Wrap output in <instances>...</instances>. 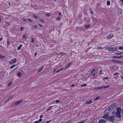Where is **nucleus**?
<instances>
[{
	"mask_svg": "<svg viewBox=\"0 0 123 123\" xmlns=\"http://www.w3.org/2000/svg\"><path fill=\"white\" fill-rule=\"evenodd\" d=\"M37 52H36L35 54V56H36L37 55Z\"/></svg>",
	"mask_w": 123,
	"mask_h": 123,
	"instance_id": "nucleus-64",
	"label": "nucleus"
},
{
	"mask_svg": "<svg viewBox=\"0 0 123 123\" xmlns=\"http://www.w3.org/2000/svg\"><path fill=\"white\" fill-rule=\"evenodd\" d=\"M6 25H10V23H9V22H6Z\"/></svg>",
	"mask_w": 123,
	"mask_h": 123,
	"instance_id": "nucleus-43",
	"label": "nucleus"
},
{
	"mask_svg": "<svg viewBox=\"0 0 123 123\" xmlns=\"http://www.w3.org/2000/svg\"><path fill=\"white\" fill-rule=\"evenodd\" d=\"M3 58V56L0 55V58Z\"/></svg>",
	"mask_w": 123,
	"mask_h": 123,
	"instance_id": "nucleus-58",
	"label": "nucleus"
},
{
	"mask_svg": "<svg viewBox=\"0 0 123 123\" xmlns=\"http://www.w3.org/2000/svg\"><path fill=\"white\" fill-rule=\"evenodd\" d=\"M120 114V113H117L115 112V115H116L118 118H120L121 117V115Z\"/></svg>",
	"mask_w": 123,
	"mask_h": 123,
	"instance_id": "nucleus-8",
	"label": "nucleus"
},
{
	"mask_svg": "<svg viewBox=\"0 0 123 123\" xmlns=\"http://www.w3.org/2000/svg\"><path fill=\"white\" fill-rule=\"evenodd\" d=\"M56 70V69H55L54 70H53V71L52 72V73H54V72H55Z\"/></svg>",
	"mask_w": 123,
	"mask_h": 123,
	"instance_id": "nucleus-55",
	"label": "nucleus"
},
{
	"mask_svg": "<svg viewBox=\"0 0 123 123\" xmlns=\"http://www.w3.org/2000/svg\"><path fill=\"white\" fill-rule=\"evenodd\" d=\"M117 47H113V51H117L118 50V49L117 48Z\"/></svg>",
	"mask_w": 123,
	"mask_h": 123,
	"instance_id": "nucleus-15",
	"label": "nucleus"
},
{
	"mask_svg": "<svg viewBox=\"0 0 123 123\" xmlns=\"http://www.w3.org/2000/svg\"><path fill=\"white\" fill-rule=\"evenodd\" d=\"M102 87H103V86H101L100 87H97L96 88V89H102Z\"/></svg>",
	"mask_w": 123,
	"mask_h": 123,
	"instance_id": "nucleus-30",
	"label": "nucleus"
},
{
	"mask_svg": "<svg viewBox=\"0 0 123 123\" xmlns=\"http://www.w3.org/2000/svg\"><path fill=\"white\" fill-rule=\"evenodd\" d=\"M112 58L115 59H119V57L118 56H114L112 57Z\"/></svg>",
	"mask_w": 123,
	"mask_h": 123,
	"instance_id": "nucleus-23",
	"label": "nucleus"
},
{
	"mask_svg": "<svg viewBox=\"0 0 123 123\" xmlns=\"http://www.w3.org/2000/svg\"><path fill=\"white\" fill-rule=\"evenodd\" d=\"M42 121V119L41 118H40V119L39 120H38V122H41Z\"/></svg>",
	"mask_w": 123,
	"mask_h": 123,
	"instance_id": "nucleus-48",
	"label": "nucleus"
},
{
	"mask_svg": "<svg viewBox=\"0 0 123 123\" xmlns=\"http://www.w3.org/2000/svg\"><path fill=\"white\" fill-rule=\"evenodd\" d=\"M31 42L32 43H34V39L33 38V37H32L31 38Z\"/></svg>",
	"mask_w": 123,
	"mask_h": 123,
	"instance_id": "nucleus-27",
	"label": "nucleus"
},
{
	"mask_svg": "<svg viewBox=\"0 0 123 123\" xmlns=\"http://www.w3.org/2000/svg\"><path fill=\"white\" fill-rule=\"evenodd\" d=\"M107 5L108 6H109L110 4V1H107L106 3Z\"/></svg>",
	"mask_w": 123,
	"mask_h": 123,
	"instance_id": "nucleus-26",
	"label": "nucleus"
},
{
	"mask_svg": "<svg viewBox=\"0 0 123 123\" xmlns=\"http://www.w3.org/2000/svg\"><path fill=\"white\" fill-rule=\"evenodd\" d=\"M51 120L49 121H47L46 122L44 123H49L50 122H51Z\"/></svg>",
	"mask_w": 123,
	"mask_h": 123,
	"instance_id": "nucleus-37",
	"label": "nucleus"
},
{
	"mask_svg": "<svg viewBox=\"0 0 123 123\" xmlns=\"http://www.w3.org/2000/svg\"><path fill=\"white\" fill-rule=\"evenodd\" d=\"M22 101V100L21 99L20 100H18L15 103V105H18Z\"/></svg>",
	"mask_w": 123,
	"mask_h": 123,
	"instance_id": "nucleus-12",
	"label": "nucleus"
},
{
	"mask_svg": "<svg viewBox=\"0 0 123 123\" xmlns=\"http://www.w3.org/2000/svg\"><path fill=\"white\" fill-rule=\"evenodd\" d=\"M46 16H47L49 17V16H50V14H49V13L47 14H46Z\"/></svg>",
	"mask_w": 123,
	"mask_h": 123,
	"instance_id": "nucleus-57",
	"label": "nucleus"
},
{
	"mask_svg": "<svg viewBox=\"0 0 123 123\" xmlns=\"http://www.w3.org/2000/svg\"><path fill=\"white\" fill-rule=\"evenodd\" d=\"M102 71H101V70H100L99 71V74H101L102 73Z\"/></svg>",
	"mask_w": 123,
	"mask_h": 123,
	"instance_id": "nucleus-56",
	"label": "nucleus"
},
{
	"mask_svg": "<svg viewBox=\"0 0 123 123\" xmlns=\"http://www.w3.org/2000/svg\"><path fill=\"white\" fill-rule=\"evenodd\" d=\"M12 84L11 82H9L8 84V86H10Z\"/></svg>",
	"mask_w": 123,
	"mask_h": 123,
	"instance_id": "nucleus-33",
	"label": "nucleus"
},
{
	"mask_svg": "<svg viewBox=\"0 0 123 123\" xmlns=\"http://www.w3.org/2000/svg\"><path fill=\"white\" fill-rule=\"evenodd\" d=\"M60 69H59V70H58L56 72V73H58L59 72H60Z\"/></svg>",
	"mask_w": 123,
	"mask_h": 123,
	"instance_id": "nucleus-60",
	"label": "nucleus"
},
{
	"mask_svg": "<svg viewBox=\"0 0 123 123\" xmlns=\"http://www.w3.org/2000/svg\"><path fill=\"white\" fill-rule=\"evenodd\" d=\"M100 98V97H99V96H98L96 97L95 98H94V100H97V99H99Z\"/></svg>",
	"mask_w": 123,
	"mask_h": 123,
	"instance_id": "nucleus-29",
	"label": "nucleus"
},
{
	"mask_svg": "<svg viewBox=\"0 0 123 123\" xmlns=\"http://www.w3.org/2000/svg\"><path fill=\"white\" fill-rule=\"evenodd\" d=\"M121 109L120 107H118L117 109L116 113H120L121 112Z\"/></svg>",
	"mask_w": 123,
	"mask_h": 123,
	"instance_id": "nucleus-5",
	"label": "nucleus"
},
{
	"mask_svg": "<svg viewBox=\"0 0 123 123\" xmlns=\"http://www.w3.org/2000/svg\"><path fill=\"white\" fill-rule=\"evenodd\" d=\"M119 74L118 73H116L114 74V75H118Z\"/></svg>",
	"mask_w": 123,
	"mask_h": 123,
	"instance_id": "nucleus-53",
	"label": "nucleus"
},
{
	"mask_svg": "<svg viewBox=\"0 0 123 123\" xmlns=\"http://www.w3.org/2000/svg\"><path fill=\"white\" fill-rule=\"evenodd\" d=\"M22 44H20L19 46H18L17 48L18 50H19L21 49V48L22 46Z\"/></svg>",
	"mask_w": 123,
	"mask_h": 123,
	"instance_id": "nucleus-18",
	"label": "nucleus"
},
{
	"mask_svg": "<svg viewBox=\"0 0 123 123\" xmlns=\"http://www.w3.org/2000/svg\"><path fill=\"white\" fill-rule=\"evenodd\" d=\"M72 64V63L71 62H70L69 64L67 65V67H69Z\"/></svg>",
	"mask_w": 123,
	"mask_h": 123,
	"instance_id": "nucleus-21",
	"label": "nucleus"
},
{
	"mask_svg": "<svg viewBox=\"0 0 123 123\" xmlns=\"http://www.w3.org/2000/svg\"><path fill=\"white\" fill-rule=\"evenodd\" d=\"M113 109V108L110 105L109 107H108L106 109V110L105 111H106L107 110H108L109 111H110Z\"/></svg>",
	"mask_w": 123,
	"mask_h": 123,
	"instance_id": "nucleus-7",
	"label": "nucleus"
},
{
	"mask_svg": "<svg viewBox=\"0 0 123 123\" xmlns=\"http://www.w3.org/2000/svg\"><path fill=\"white\" fill-rule=\"evenodd\" d=\"M117 104L116 103L114 102L111 104L110 106H111L113 108L116 106Z\"/></svg>",
	"mask_w": 123,
	"mask_h": 123,
	"instance_id": "nucleus-11",
	"label": "nucleus"
},
{
	"mask_svg": "<svg viewBox=\"0 0 123 123\" xmlns=\"http://www.w3.org/2000/svg\"><path fill=\"white\" fill-rule=\"evenodd\" d=\"M33 17H34V18H38V17H37V16H35L34 15H33Z\"/></svg>",
	"mask_w": 123,
	"mask_h": 123,
	"instance_id": "nucleus-46",
	"label": "nucleus"
},
{
	"mask_svg": "<svg viewBox=\"0 0 123 123\" xmlns=\"http://www.w3.org/2000/svg\"><path fill=\"white\" fill-rule=\"evenodd\" d=\"M108 118L109 121L113 123L116 120L115 117L114 116H109Z\"/></svg>",
	"mask_w": 123,
	"mask_h": 123,
	"instance_id": "nucleus-1",
	"label": "nucleus"
},
{
	"mask_svg": "<svg viewBox=\"0 0 123 123\" xmlns=\"http://www.w3.org/2000/svg\"><path fill=\"white\" fill-rule=\"evenodd\" d=\"M95 73H94L93 74V75H92V76H93V77H94L95 76Z\"/></svg>",
	"mask_w": 123,
	"mask_h": 123,
	"instance_id": "nucleus-61",
	"label": "nucleus"
},
{
	"mask_svg": "<svg viewBox=\"0 0 123 123\" xmlns=\"http://www.w3.org/2000/svg\"><path fill=\"white\" fill-rule=\"evenodd\" d=\"M113 48L111 47H110L109 48L108 50L110 51H113Z\"/></svg>",
	"mask_w": 123,
	"mask_h": 123,
	"instance_id": "nucleus-16",
	"label": "nucleus"
},
{
	"mask_svg": "<svg viewBox=\"0 0 123 123\" xmlns=\"http://www.w3.org/2000/svg\"><path fill=\"white\" fill-rule=\"evenodd\" d=\"M43 115H41L39 117L40 118H42L43 117Z\"/></svg>",
	"mask_w": 123,
	"mask_h": 123,
	"instance_id": "nucleus-59",
	"label": "nucleus"
},
{
	"mask_svg": "<svg viewBox=\"0 0 123 123\" xmlns=\"http://www.w3.org/2000/svg\"><path fill=\"white\" fill-rule=\"evenodd\" d=\"M33 123H39V122L38 121H37L34 122Z\"/></svg>",
	"mask_w": 123,
	"mask_h": 123,
	"instance_id": "nucleus-54",
	"label": "nucleus"
},
{
	"mask_svg": "<svg viewBox=\"0 0 123 123\" xmlns=\"http://www.w3.org/2000/svg\"><path fill=\"white\" fill-rule=\"evenodd\" d=\"M119 49L120 50H122L123 49V46L121 47L120 46L119 48Z\"/></svg>",
	"mask_w": 123,
	"mask_h": 123,
	"instance_id": "nucleus-36",
	"label": "nucleus"
},
{
	"mask_svg": "<svg viewBox=\"0 0 123 123\" xmlns=\"http://www.w3.org/2000/svg\"><path fill=\"white\" fill-rule=\"evenodd\" d=\"M106 122V121L104 119H101L99 121V123H105Z\"/></svg>",
	"mask_w": 123,
	"mask_h": 123,
	"instance_id": "nucleus-9",
	"label": "nucleus"
},
{
	"mask_svg": "<svg viewBox=\"0 0 123 123\" xmlns=\"http://www.w3.org/2000/svg\"><path fill=\"white\" fill-rule=\"evenodd\" d=\"M85 25H86V26H85V25H84V28H85L86 29L89 28L90 27L91 25L90 24L88 25L85 24Z\"/></svg>",
	"mask_w": 123,
	"mask_h": 123,
	"instance_id": "nucleus-13",
	"label": "nucleus"
},
{
	"mask_svg": "<svg viewBox=\"0 0 123 123\" xmlns=\"http://www.w3.org/2000/svg\"><path fill=\"white\" fill-rule=\"evenodd\" d=\"M39 20H40L41 22H44L43 19H41L39 18Z\"/></svg>",
	"mask_w": 123,
	"mask_h": 123,
	"instance_id": "nucleus-28",
	"label": "nucleus"
},
{
	"mask_svg": "<svg viewBox=\"0 0 123 123\" xmlns=\"http://www.w3.org/2000/svg\"><path fill=\"white\" fill-rule=\"evenodd\" d=\"M109 86H103H103L102 88H103V89L109 87Z\"/></svg>",
	"mask_w": 123,
	"mask_h": 123,
	"instance_id": "nucleus-41",
	"label": "nucleus"
},
{
	"mask_svg": "<svg viewBox=\"0 0 123 123\" xmlns=\"http://www.w3.org/2000/svg\"><path fill=\"white\" fill-rule=\"evenodd\" d=\"M43 66L41 68H40V69H39L38 70V72H41L43 69Z\"/></svg>",
	"mask_w": 123,
	"mask_h": 123,
	"instance_id": "nucleus-22",
	"label": "nucleus"
},
{
	"mask_svg": "<svg viewBox=\"0 0 123 123\" xmlns=\"http://www.w3.org/2000/svg\"><path fill=\"white\" fill-rule=\"evenodd\" d=\"M92 99H91L90 100H88V101H86V102L85 103L87 104H90L91 103L92 101Z\"/></svg>",
	"mask_w": 123,
	"mask_h": 123,
	"instance_id": "nucleus-14",
	"label": "nucleus"
},
{
	"mask_svg": "<svg viewBox=\"0 0 123 123\" xmlns=\"http://www.w3.org/2000/svg\"><path fill=\"white\" fill-rule=\"evenodd\" d=\"M114 67H110V69H111H111H114Z\"/></svg>",
	"mask_w": 123,
	"mask_h": 123,
	"instance_id": "nucleus-51",
	"label": "nucleus"
},
{
	"mask_svg": "<svg viewBox=\"0 0 123 123\" xmlns=\"http://www.w3.org/2000/svg\"><path fill=\"white\" fill-rule=\"evenodd\" d=\"M26 38H27V37L24 34L23 35L22 37V39H24Z\"/></svg>",
	"mask_w": 123,
	"mask_h": 123,
	"instance_id": "nucleus-20",
	"label": "nucleus"
},
{
	"mask_svg": "<svg viewBox=\"0 0 123 123\" xmlns=\"http://www.w3.org/2000/svg\"><path fill=\"white\" fill-rule=\"evenodd\" d=\"M16 59L15 58H14L10 60L9 61V63L10 64H12L16 62Z\"/></svg>",
	"mask_w": 123,
	"mask_h": 123,
	"instance_id": "nucleus-3",
	"label": "nucleus"
},
{
	"mask_svg": "<svg viewBox=\"0 0 123 123\" xmlns=\"http://www.w3.org/2000/svg\"><path fill=\"white\" fill-rule=\"evenodd\" d=\"M7 45H8V46H9V45H10V42L8 41H7Z\"/></svg>",
	"mask_w": 123,
	"mask_h": 123,
	"instance_id": "nucleus-35",
	"label": "nucleus"
},
{
	"mask_svg": "<svg viewBox=\"0 0 123 123\" xmlns=\"http://www.w3.org/2000/svg\"><path fill=\"white\" fill-rule=\"evenodd\" d=\"M119 59L120 58H123V55H121L120 56L118 57Z\"/></svg>",
	"mask_w": 123,
	"mask_h": 123,
	"instance_id": "nucleus-52",
	"label": "nucleus"
},
{
	"mask_svg": "<svg viewBox=\"0 0 123 123\" xmlns=\"http://www.w3.org/2000/svg\"><path fill=\"white\" fill-rule=\"evenodd\" d=\"M17 76L20 77H21L22 76V74L20 72H19L17 73Z\"/></svg>",
	"mask_w": 123,
	"mask_h": 123,
	"instance_id": "nucleus-17",
	"label": "nucleus"
},
{
	"mask_svg": "<svg viewBox=\"0 0 123 123\" xmlns=\"http://www.w3.org/2000/svg\"><path fill=\"white\" fill-rule=\"evenodd\" d=\"M13 97V96H11L9 97V98H10L9 99H10L11 98H12Z\"/></svg>",
	"mask_w": 123,
	"mask_h": 123,
	"instance_id": "nucleus-50",
	"label": "nucleus"
},
{
	"mask_svg": "<svg viewBox=\"0 0 123 123\" xmlns=\"http://www.w3.org/2000/svg\"><path fill=\"white\" fill-rule=\"evenodd\" d=\"M75 86V85L74 84H73L71 86V87H73Z\"/></svg>",
	"mask_w": 123,
	"mask_h": 123,
	"instance_id": "nucleus-63",
	"label": "nucleus"
},
{
	"mask_svg": "<svg viewBox=\"0 0 123 123\" xmlns=\"http://www.w3.org/2000/svg\"><path fill=\"white\" fill-rule=\"evenodd\" d=\"M82 14L81 13H80L79 14L78 16L79 17H80L82 16Z\"/></svg>",
	"mask_w": 123,
	"mask_h": 123,
	"instance_id": "nucleus-38",
	"label": "nucleus"
},
{
	"mask_svg": "<svg viewBox=\"0 0 123 123\" xmlns=\"http://www.w3.org/2000/svg\"><path fill=\"white\" fill-rule=\"evenodd\" d=\"M52 106H50L49 107L47 110L46 111V112H47V111H49V110H51L52 109Z\"/></svg>",
	"mask_w": 123,
	"mask_h": 123,
	"instance_id": "nucleus-19",
	"label": "nucleus"
},
{
	"mask_svg": "<svg viewBox=\"0 0 123 123\" xmlns=\"http://www.w3.org/2000/svg\"><path fill=\"white\" fill-rule=\"evenodd\" d=\"M111 61L114 62L116 63H123V62L121 61H119L117 60H115L114 59H111Z\"/></svg>",
	"mask_w": 123,
	"mask_h": 123,
	"instance_id": "nucleus-2",
	"label": "nucleus"
},
{
	"mask_svg": "<svg viewBox=\"0 0 123 123\" xmlns=\"http://www.w3.org/2000/svg\"><path fill=\"white\" fill-rule=\"evenodd\" d=\"M59 100H56V103H59Z\"/></svg>",
	"mask_w": 123,
	"mask_h": 123,
	"instance_id": "nucleus-62",
	"label": "nucleus"
},
{
	"mask_svg": "<svg viewBox=\"0 0 123 123\" xmlns=\"http://www.w3.org/2000/svg\"><path fill=\"white\" fill-rule=\"evenodd\" d=\"M86 120L83 121H80L77 123H83Z\"/></svg>",
	"mask_w": 123,
	"mask_h": 123,
	"instance_id": "nucleus-45",
	"label": "nucleus"
},
{
	"mask_svg": "<svg viewBox=\"0 0 123 123\" xmlns=\"http://www.w3.org/2000/svg\"><path fill=\"white\" fill-rule=\"evenodd\" d=\"M17 68V67H16L15 68H14V69H13V70L12 71L10 72H9V73L10 74L14 70H15Z\"/></svg>",
	"mask_w": 123,
	"mask_h": 123,
	"instance_id": "nucleus-39",
	"label": "nucleus"
},
{
	"mask_svg": "<svg viewBox=\"0 0 123 123\" xmlns=\"http://www.w3.org/2000/svg\"><path fill=\"white\" fill-rule=\"evenodd\" d=\"M27 20L29 22H33V21L31 19L29 18H28Z\"/></svg>",
	"mask_w": 123,
	"mask_h": 123,
	"instance_id": "nucleus-32",
	"label": "nucleus"
},
{
	"mask_svg": "<svg viewBox=\"0 0 123 123\" xmlns=\"http://www.w3.org/2000/svg\"><path fill=\"white\" fill-rule=\"evenodd\" d=\"M15 65H13V66H11L10 68L11 69H12V68H13V67H14L15 66Z\"/></svg>",
	"mask_w": 123,
	"mask_h": 123,
	"instance_id": "nucleus-49",
	"label": "nucleus"
},
{
	"mask_svg": "<svg viewBox=\"0 0 123 123\" xmlns=\"http://www.w3.org/2000/svg\"><path fill=\"white\" fill-rule=\"evenodd\" d=\"M90 13L92 14H93V12H92V9H91L90 11Z\"/></svg>",
	"mask_w": 123,
	"mask_h": 123,
	"instance_id": "nucleus-31",
	"label": "nucleus"
},
{
	"mask_svg": "<svg viewBox=\"0 0 123 123\" xmlns=\"http://www.w3.org/2000/svg\"><path fill=\"white\" fill-rule=\"evenodd\" d=\"M87 85L86 84H84L81 85V86H86Z\"/></svg>",
	"mask_w": 123,
	"mask_h": 123,
	"instance_id": "nucleus-44",
	"label": "nucleus"
},
{
	"mask_svg": "<svg viewBox=\"0 0 123 123\" xmlns=\"http://www.w3.org/2000/svg\"><path fill=\"white\" fill-rule=\"evenodd\" d=\"M115 54L116 55H121L120 53H115Z\"/></svg>",
	"mask_w": 123,
	"mask_h": 123,
	"instance_id": "nucleus-40",
	"label": "nucleus"
},
{
	"mask_svg": "<svg viewBox=\"0 0 123 123\" xmlns=\"http://www.w3.org/2000/svg\"><path fill=\"white\" fill-rule=\"evenodd\" d=\"M10 98H9L6 99L4 101V103H6L10 99H9Z\"/></svg>",
	"mask_w": 123,
	"mask_h": 123,
	"instance_id": "nucleus-25",
	"label": "nucleus"
},
{
	"mask_svg": "<svg viewBox=\"0 0 123 123\" xmlns=\"http://www.w3.org/2000/svg\"><path fill=\"white\" fill-rule=\"evenodd\" d=\"M20 29L22 31H23L24 29V28L23 27H20Z\"/></svg>",
	"mask_w": 123,
	"mask_h": 123,
	"instance_id": "nucleus-42",
	"label": "nucleus"
},
{
	"mask_svg": "<svg viewBox=\"0 0 123 123\" xmlns=\"http://www.w3.org/2000/svg\"><path fill=\"white\" fill-rule=\"evenodd\" d=\"M61 19V18L60 17H58L56 18V19L57 20H60Z\"/></svg>",
	"mask_w": 123,
	"mask_h": 123,
	"instance_id": "nucleus-24",
	"label": "nucleus"
},
{
	"mask_svg": "<svg viewBox=\"0 0 123 123\" xmlns=\"http://www.w3.org/2000/svg\"><path fill=\"white\" fill-rule=\"evenodd\" d=\"M122 12V10L121 8L118 9L117 10V12L119 14H121Z\"/></svg>",
	"mask_w": 123,
	"mask_h": 123,
	"instance_id": "nucleus-10",
	"label": "nucleus"
},
{
	"mask_svg": "<svg viewBox=\"0 0 123 123\" xmlns=\"http://www.w3.org/2000/svg\"><path fill=\"white\" fill-rule=\"evenodd\" d=\"M113 36V35L111 33L107 37V38L108 39L111 38H112Z\"/></svg>",
	"mask_w": 123,
	"mask_h": 123,
	"instance_id": "nucleus-4",
	"label": "nucleus"
},
{
	"mask_svg": "<svg viewBox=\"0 0 123 123\" xmlns=\"http://www.w3.org/2000/svg\"><path fill=\"white\" fill-rule=\"evenodd\" d=\"M109 114H106L104 115L103 117L104 118L106 119L107 120H108V117H109Z\"/></svg>",
	"mask_w": 123,
	"mask_h": 123,
	"instance_id": "nucleus-6",
	"label": "nucleus"
},
{
	"mask_svg": "<svg viewBox=\"0 0 123 123\" xmlns=\"http://www.w3.org/2000/svg\"><path fill=\"white\" fill-rule=\"evenodd\" d=\"M105 48V47L103 48V47H98L97 49H103Z\"/></svg>",
	"mask_w": 123,
	"mask_h": 123,
	"instance_id": "nucleus-34",
	"label": "nucleus"
},
{
	"mask_svg": "<svg viewBox=\"0 0 123 123\" xmlns=\"http://www.w3.org/2000/svg\"><path fill=\"white\" fill-rule=\"evenodd\" d=\"M22 20L25 22H26L27 21L26 19L25 18H23L22 19Z\"/></svg>",
	"mask_w": 123,
	"mask_h": 123,
	"instance_id": "nucleus-47",
	"label": "nucleus"
}]
</instances>
